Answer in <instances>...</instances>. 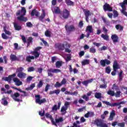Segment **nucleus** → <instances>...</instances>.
Wrapping results in <instances>:
<instances>
[{"instance_id":"f257e3e1","label":"nucleus","mask_w":127,"mask_h":127,"mask_svg":"<svg viewBox=\"0 0 127 127\" xmlns=\"http://www.w3.org/2000/svg\"><path fill=\"white\" fill-rule=\"evenodd\" d=\"M25 14H26V9H25V7H23L21 10H18L16 13V15L17 16L20 15L19 16L17 17V19L19 20V21L26 22V21L28 20V19L27 18V17H24Z\"/></svg>"},{"instance_id":"f03ea898","label":"nucleus","mask_w":127,"mask_h":127,"mask_svg":"<svg viewBox=\"0 0 127 127\" xmlns=\"http://www.w3.org/2000/svg\"><path fill=\"white\" fill-rule=\"evenodd\" d=\"M70 15H71L70 14V11L65 8L61 12L59 17L60 18H61V19H68V18L70 17Z\"/></svg>"},{"instance_id":"7ed1b4c3","label":"nucleus","mask_w":127,"mask_h":127,"mask_svg":"<svg viewBox=\"0 0 127 127\" xmlns=\"http://www.w3.org/2000/svg\"><path fill=\"white\" fill-rule=\"evenodd\" d=\"M41 49H42V47H37L36 48H35L34 51L33 52H31V55H34V59H37L40 55V53L38 52L39 50Z\"/></svg>"},{"instance_id":"20e7f679","label":"nucleus","mask_w":127,"mask_h":127,"mask_svg":"<svg viewBox=\"0 0 127 127\" xmlns=\"http://www.w3.org/2000/svg\"><path fill=\"white\" fill-rule=\"evenodd\" d=\"M36 98L35 100V103L36 104H38L39 105H41L42 104H44V103H46L47 101L46 100V99L43 98L41 99V97H40V95H36L35 96Z\"/></svg>"},{"instance_id":"39448f33","label":"nucleus","mask_w":127,"mask_h":127,"mask_svg":"<svg viewBox=\"0 0 127 127\" xmlns=\"http://www.w3.org/2000/svg\"><path fill=\"white\" fill-rule=\"evenodd\" d=\"M94 125L97 127H108V125L106 123H103V120L101 119H96L94 121Z\"/></svg>"},{"instance_id":"423d86ee","label":"nucleus","mask_w":127,"mask_h":127,"mask_svg":"<svg viewBox=\"0 0 127 127\" xmlns=\"http://www.w3.org/2000/svg\"><path fill=\"white\" fill-rule=\"evenodd\" d=\"M102 103L103 104H105V105H106L107 106H110V107H116L117 106H120L121 105H125V103L124 101H121L119 103H114L111 104L110 102L105 101H102Z\"/></svg>"},{"instance_id":"0eeeda50","label":"nucleus","mask_w":127,"mask_h":127,"mask_svg":"<svg viewBox=\"0 0 127 127\" xmlns=\"http://www.w3.org/2000/svg\"><path fill=\"white\" fill-rule=\"evenodd\" d=\"M83 11L85 16V20L86 22H89V17L92 15V13L91 11H90V10H86L85 9H83Z\"/></svg>"},{"instance_id":"6e6552de","label":"nucleus","mask_w":127,"mask_h":127,"mask_svg":"<svg viewBox=\"0 0 127 127\" xmlns=\"http://www.w3.org/2000/svg\"><path fill=\"white\" fill-rule=\"evenodd\" d=\"M64 27L67 32H73L76 30V28H75L74 25H70V26L65 25Z\"/></svg>"},{"instance_id":"1a4fd4ad","label":"nucleus","mask_w":127,"mask_h":127,"mask_svg":"<svg viewBox=\"0 0 127 127\" xmlns=\"http://www.w3.org/2000/svg\"><path fill=\"white\" fill-rule=\"evenodd\" d=\"M16 76V74L13 73V74L8 75V77H4L3 80H4L5 81L8 82L9 84H10V83H11V80H12L13 78L15 77Z\"/></svg>"},{"instance_id":"9d476101","label":"nucleus","mask_w":127,"mask_h":127,"mask_svg":"<svg viewBox=\"0 0 127 127\" xmlns=\"http://www.w3.org/2000/svg\"><path fill=\"white\" fill-rule=\"evenodd\" d=\"M10 96L11 98H12L13 100H15V102H22V100H20V99L17 98L20 96V94H19L18 92H16L11 94Z\"/></svg>"},{"instance_id":"9b49d317","label":"nucleus","mask_w":127,"mask_h":127,"mask_svg":"<svg viewBox=\"0 0 127 127\" xmlns=\"http://www.w3.org/2000/svg\"><path fill=\"white\" fill-rule=\"evenodd\" d=\"M51 10H52L53 13H55L56 14H61V12L62 11L60 9V8L57 6L52 7Z\"/></svg>"},{"instance_id":"f8f14e48","label":"nucleus","mask_w":127,"mask_h":127,"mask_svg":"<svg viewBox=\"0 0 127 127\" xmlns=\"http://www.w3.org/2000/svg\"><path fill=\"white\" fill-rule=\"evenodd\" d=\"M103 9L104 11H113V8L108 3H105L103 5Z\"/></svg>"},{"instance_id":"ddd939ff","label":"nucleus","mask_w":127,"mask_h":127,"mask_svg":"<svg viewBox=\"0 0 127 127\" xmlns=\"http://www.w3.org/2000/svg\"><path fill=\"white\" fill-rule=\"evenodd\" d=\"M45 116H46V118H47V119H50V120L51 121L54 126L57 127V124H56L55 122H54V119H53V117H52V115H51L49 113H46Z\"/></svg>"},{"instance_id":"4468645a","label":"nucleus","mask_w":127,"mask_h":127,"mask_svg":"<svg viewBox=\"0 0 127 127\" xmlns=\"http://www.w3.org/2000/svg\"><path fill=\"white\" fill-rule=\"evenodd\" d=\"M12 89H14V90H17V91H18L19 92H20V93H23V94H21V97H26L27 96V94H26V92L24 91L23 90H21L20 88H17L14 86L11 87Z\"/></svg>"},{"instance_id":"2eb2a0df","label":"nucleus","mask_w":127,"mask_h":127,"mask_svg":"<svg viewBox=\"0 0 127 127\" xmlns=\"http://www.w3.org/2000/svg\"><path fill=\"white\" fill-rule=\"evenodd\" d=\"M113 70H116V69L118 70V69H120V64L118 63V61L116 60L114 61L113 65Z\"/></svg>"},{"instance_id":"dca6fc26","label":"nucleus","mask_w":127,"mask_h":127,"mask_svg":"<svg viewBox=\"0 0 127 127\" xmlns=\"http://www.w3.org/2000/svg\"><path fill=\"white\" fill-rule=\"evenodd\" d=\"M13 81L15 83V85H16V86H20L21 85H22V82L20 81L19 79L17 77H14L13 78Z\"/></svg>"},{"instance_id":"f3484780","label":"nucleus","mask_w":127,"mask_h":127,"mask_svg":"<svg viewBox=\"0 0 127 127\" xmlns=\"http://www.w3.org/2000/svg\"><path fill=\"white\" fill-rule=\"evenodd\" d=\"M111 39L113 40V43H117L119 42V37L117 34L112 35L111 36Z\"/></svg>"},{"instance_id":"a211bd4d","label":"nucleus","mask_w":127,"mask_h":127,"mask_svg":"<svg viewBox=\"0 0 127 127\" xmlns=\"http://www.w3.org/2000/svg\"><path fill=\"white\" fill-rule=\"evenodd\" d=\"M13 24L14 28L15 30H17L18 31H19V30H21L22 27H21V26L17 24V23L13 22Z\"/></svg>"},{"instance_id":"6ab92c4d","label":"nucleus","mask_w":127,"mask_h":127,"mask_svg":"<svg viewBox=\"0 0 127 127\" xmlns=\"http://www.w3.org/2000/svg\"><path fill=\"white\" fill-rule=\"evenodd\" d=\"M57 48L59 49V50H62L63 51L64 49H65V45L64 44H56Z\"/></svg>"},{"instance_id":"aec40b11","label":"nucleus","mask_w":127,"mask_h":127,"mask_svg":"<svg viewBox=\"0 0 127 127\" xmlns=\"http://www.w3.org/2000/svg\"><path fill=\"white\" fill-rule=\"evenodd\" d=\"M45 15H46V14L45 13V11L44 10L43 11V13L41 14V15L39 16L38 19L40 20V21H41L42 22H44V21H43V19H44V17H45Z\"/></svg>"},{"instance_id":"412c9836","label":"nucleus","mask_w":127,"mask_h":127,"mask_svg":"<svg viewBox=\"0 0 127 127\" xmlns=\"http://www.w3.org/2000/svg\"><path fill=\"white\" fill-rule=\"evenodd\" d=\"M85 31L87 32L88 31L89 33H93L94 32L93 29V26L92 25H88L86 27V29Z\"/></svg>"},{"instance_id":"4be33fe9","label":"nucleus","mask_w":127,"mask_h":127,"mask_svg":"<svg viewBox=\"0 0 127 127\" xmlns=\"http://www.w3.org/2000/svg\"><path fill=\"white\" fill-rule=\"evenodd\" d=\"M60 89H56L54 91H50L49 92V95H53L54 94H56L57 96H58L60 94Z\"/></svg>"},{"instance_id":"5701e85b","label":"nucleus","mask_w":127,"mask_h":127,"mask_svg":"<svg viewBox=\"0 0 127 127\" xmlns=\"http://www.w3.org/2000/svg\"><path fill=\"white\" fill-rule=\"evenodd\" d=\"M31 16H34V15H35L37 17H38L39 16V12L37 11L36 9H34L31 12Z\"/></svg>"},{"instance_id":"b1692460","label":"nucleus","mask_w":127,"mask_h":127,"mask_svg":"<svg viewBox=\"0 0 127 127\" xmlns=\"http://www.w3.org/2000/svg\"><path fill=\"white\" fill-rule=\"evenodd\" d=\"M61 102H60L58 103L57 105H55L52 108V111H57V110H59L60 109V107L61 106Z\"/></svg>"},{"instance_id":"393cba45","label":"nucleus","mask_w":127,"mask_h":127,"mask_svg":"<svg viewBox=\"0 0 127 127\" xmlns=\"http://www.w3.org/2000/svg\"><path fill=\"white\" fill-rule=\"evenodd\" d=\"M26 60L27 62L30 63V62H31V60H34V56H28L26 58Z\"/></svg>"},{"instance_id":"a878e982","label":"nucleus","mask_w":127,"mask_h":127,"mask_svg":"<svg viewBox=\"0 0 127 127\" xmlns=\"http://www.w3.org/2000/svg\"><path fill=\"white\" fill-rule=\"evenodd\" d=\"M62 65H63V62L62 61H57L56 63V68H60Z\"/></svg>"},{"instance_id":"bb28decb","label":"nucleus","mask_w":127,"mask_h":127,"mask_svg":"<svg viewBox=\"0 0 127 127\" xmlns=\"http://www.w3.org/2000/svg\"><path fill=\"white\" fill-rule=\"evenodd\" d=\"M116 116V113H115V110H112V112L110 113V116L109 117L110 121H113L114 120V117Z\"/></svg>"},{"instance_id":"cd10ccee","label":"nucleus","mask_w":127,"mask_h":127,"mask_svg":"<svg viewBox=\"0 0 127 127\" xmlns=\"http://www.w3.org/2000/svg\"><path fill=\"white\" fill-rule=\"evenodd\" d=\"M82 66H85V65H88L90 64V60H83L81 62Z\"/></svg>"},{"instance_id":"c85d7f7f","label":"nucleus","mask_w":127,"mask_h":127,"mask_svg":"<svg viewBox=\"0 0 127 127\" xmlns=\"http://www.w3.org/2000/svg\"><path fill=\"white\" fill-rule=\"evenodd\" d=\"M10 59L11 61H16L17 60V57L13 54H11L10 56Z\"/></svg>"},{"instance_id":"c756f323","label":"nucleus","mask_w":127,"mask_h":127,"mask_svg":"<svg viewBox=\"0 0 127 127\" xmlns=\"http://www.w3.org/2000/svg\"><path fill=\"white\" fill-rule=\"evenodd\" d=\"M101 37L104 39V40H106V41H109V35L102 34L101 35Z\"/></svg>"},{"instance_id":"7c9ffc66","label":"nucleus","mask_w":127,"mask_h":127,"mask_svg":"<svg viewBox=\"0 0 127 127\" xmlns=\"http://www.w3.org/2000/svg\"><path fill=\"white\" fill-rule=\"evenodd\" d=\"M25 76H26V74L24 72H19L17 74V77L21 79L22 78H25Z\"/></svg>"},{"instance_id":"2f4dec72","label":"nucleus","mask_w":127,"mask_h":127,"mask_svg":"<svg viewBox=\"0 0 127 127\" xmlns=\"http://www.w3.org/2000/svg\"><path fill=\"white\" fill-rule=\"evenodd\" d=\"M121 94H122V92L119 89V90H116V92L115 93L114 96L116 98H120V97H121Z\"/></svg>"},{"instance_id":"473e14b6","label":"nucleus","mask_w":127,"mask_h":127,"mask_svg":"<svg viewBox=\"0 0 127 127\" xmlns=\"http://www.w3.org/2000/svg\"><path fill=\"white\" fill-rule=\"evenodd\" d=\"M56 122H55L56 124H59V123H62L64 121V119H63V118L60 117L58 119H55Z\"/></svg>"},{"instance_id":"72a5a7b5","label":"nucleus","mask_w":127,"mask_h":127,"mask_svg":"<svg viewBox=\"0 0 127 127\" xmlns=\"http://www.w3.org/2000/svg\"><path fill=\"white\" fill-rule=\"evenodd\" d=\"M107 94L108 95L111 96V97H114V96H115V91L109 90L107 91Z\"/></svg>"},{"instance_id":"f704fd0d","label":"nucleus","mask_w":127,"mask_h":127,"mask_svg":"<svg viewBox=\"0 0 127 127\" xmlns=\"http://www.w3.org/2000/svg\"><path fill=\"white\" fill-rule=\"evenodd\" d=\"M112 90H115V91H119L120 90V88H119V86L117 85V83H114L112 87Z\"/></svg>"},{"instance_id":"c9c22d12","label":"nucleus","mask_w":127,"mask_h":127,"mask_svg":"<svg viewBox=\"0 0 127 127\" xmlns=\"http://www.w3.org/2000/svg\"><path fill=\"white\" fill-rule=\"evenodd\" d=\"M94 96L96 99H101L102 98V93L96 92L95 93Z\"/></svg>"},{"instance_id":"e433bc0d","label":"nucleus","mask_w":127,"mask_h":127,"mask_svg":"<svg viewBox=\"0 0 127 127\" xmlns=\"http://www.w3.org/2000/svg\"><path fill=\"white\" fill-rule=\"evenodd\" d=\"M65 3H66L67 5H74V2L71 1V0H65Z\"/></svg>"},{"instance_id":"4c0bfd02","label":"nucleus","mask_w":127,"mask_h":127,"mask_svg":"<svg viewBox=\"0 0 127 127\" xmlns=\"http://www.w3.org/2000/svg\"><path fill=\"white\" fill-rule=\"evenodd\" d=\"M45 35L47 37H51V32L49 30H46L45 32Z\"/></svg>"},{"instance_id":"58836bf2","label":"nucleus","mask_w":127,"mask_h":127,"mask_svg":"<svg viewBox=\"0 0 127 127\" xmlns=\"http://www.w3.org/2000/svg\"><path fill=\"white\" fill-rule=\"evenodd\" d=\"M123 70H121L119 73V81H123V78H124V76H123Z\"/></svg>"},{"instance_id":"ea45409f","label":"nucleus","mask_w":127,"mask_h":127,"mask_svg":"<svg viewBox=\"0 0 127 127\" xmlns=\"http://www.w3.org/2000/svg\"><path fill=\"white\" fill-rule=\"evenodd\" d=\"M111 71H112V69H111V66H110L106 67L105 68V72L107 74H110V73H111Z\"/></svg>"},{"instance_id":"a19ab883","label":"nucleus","mask_w":127,"mask_h":127,"mask_svg":"<svg viewBox=\"0 0 127 127\" xmlns=\"http://www.w3.org/2000/svg\"><path fill=\"white\" fill-rule=\"evenodd\" d=\"M82 98L86 102H88V101H90V97H89V96H87L86 94L83 95L82 96Z\"/></svg>"},{"instance_id":"79ce46f5","label":"nucleus","mask_w":127,"mask_h":127,"mask_svg":"<svg viewBox=\"0 0 127 127\" xmlns=\"http://www.w3.org/2000/svg\"><path fill=\"white\" fill-rule=\"evenodd\" d=\"M102 20L104 23H105L106 24H107V25H109V24H110V21H109L108 20H107V18L105 17H102Z\"/></svg>"},{"instance_id":"37998d69","label":"nucleus","mask_w":127,"mask_h":127,"mask_svg":"<svg viewBox=\"0 0 127 127\" xmlns=\"http://www.w3.org/2000/svg\"><path fill=\"white\" fill-rule=\"evenodd\" d=\"M61 86H62L61 82L60 83L59 82L57 81L55 84L54 87H55V88H60Z\"/></svg>"},{"instance_id":"c03bdc74","label":"nucleus","mask_w":127,"mask_h":127,"mask_svg":"<svg viewBox=\"0 0 127 127\" xmlns=\"http://www.w3.org/2000/svg\"><path fill=\"white\" fill-rule=\"evenodd\" d=\"M100 65L102 66V67H106V62L105 60H102L100 62Z\"/></svg>"},{"instance_id":"a18cd8bd","label":"nucleus","mask_w":127,"mask_h":127,"mask_svg":"<svg viewBox=\"0 0 127 127\" xmlns=\"http://www.w3.org/2000/svg\"><path fill=\"white\" fill-rule=\"evenodd\" d=\"M43 86V81L40 80L37 85V88H41Z\"/></svg>"},{"instance_id":"49530a36","label":"nucleus","mask_w":127,"mask_h":127,"mask_svg":"<svg viewBox=\"0 0 127 127\" xmlns=\"http://www.w3.org/2000/svg\"><path fill=\"white\" fill-rule=\"evenodd\" d=\"M116 29H117L118 30H119V29H120V30H123L124 29V27H123L122 25H116Z\"/></svg>"},{"instance_id":"de8ad7c7","label":"nucleus","mask_w":127,"mask_h":127,"mask_svg":"<svg viewBox=\"0 0 127 127\" xmlns=\"http://www.w3.org/2000/svg\"><path fill=\"white\" fill-rule=\"evenodd\" d=\"M1 37L3 39H8L9 37L7 36L6 34L3 33L1 34Z\"/></svg>"},{"instance_id":"09e8293b","label":"nucleus","mask_w":127,"mask_h":127,"mask_svg":"<svg viewBox=\"0 0 127 127\" xmlns=\"http://www.w3.org/2000/svg\"><path fill=\"white\" fill-rule=\"evenodd\" d=\"M4 32L5 33V34H7V35H11V32L10 31H8L5 29V28H3Z\"/></svg>"},{"instance_id":"8fccbe9b","label":"nucleus","mask_w":127,"mask_h":127,"mask_svg":"<svg viewBox=\"0 0 127 127\" xmlns=\"http://www.w3.org/2000/svg\"><path fill=\"white\" fill-rule=\"evenodd\" d=\"M117 126L118 127H125L126 126V123H125V122L118 123Z\"/></svg>"},{"instance_id":"3c124183","label":"nucleus","mask_w":127,"mask_h":127,"mask_svg":"<svg viewBox=\"0 0 127 127\" xmlns=\"http://www.w3.org/2000/svg\"><path fill=\"white\" fill-rule=\"evenodd\" d=\"M52 71H53V69L52 68H50V69H49L48 70V76H51V77H52V76H53V74H52L51 73V72H52Z\"/></svg>"},{"instance_id":"603ef678","label":"nucleus","mask_w":127,"mask_h":127,"mask_svg":"<svg viewBox=\"0 0 127 127\" xmlns=\"http://www.w3.org/2000/svg\"><path fill=\"white\" fill-rule=\"evenodd\" d=\"M27 70L28 72H33V71L35 70V68H34V67L33 66H31L28 68Z\"/></svg>"},{"instance_id":"864d4df0","label":"nucleus","mask_w":127,"mask_h":127,"mask_svg":"<svg viewBox=\"0 0 127 127\" xmlns=\"http://www.w3.org/2000/svg\"><path fill=\"white\" fill-rule=\"evenodd\" d=\"M26 26H27V27H29L30 28H31V27L33 26V24H32V23H31V22H27L26 23Z\"/></svg>"},{"instance_id":"5fc2aeb1","label":"nucleus","mask_w":127,"mask_h":127,"mask_svg":"<svg viewBox=\"0 0 127 127\" xmlns=\"http://www.w3.org/2000/svg\"><path fill=\"white\" fill-rule=\"evenodd\" d=\"M60 72H61V70L59 69H53L52 70V73H60Z\"/></svg>"},{"instance_id":"6e6d98bb","label":"nucleus","mask_w":127,"mask_h":127,"mask_svg":"<svg viewBox=\"0 0 127 127\" xmlns=\"http://www.w3.org/2000/svg\"><path fill=\"white\" fill-rule=\"evenodd\" d=\"M22 71H23V67H20L16 70V72H18L19 73H22Z\"/></svg>"},{"instance_id":"4d7b16f0","label":"nucleus","mask_w":127,"mask_h":127,"mask_svg":"<svg viewBox=\"0 0 127 127\" xmlns=\"http://www.w3.org/2000/svg\"><path fill=\"white\" fill-rule=\"evenodd\" d=\"M89 52L90 53H96V49L95 48H91L89 50Z\"/></svg>"},{"instance_id":"13d9d810","label":"nucleus","mask_w":127,"mask_h":127,"mask_svg":"<svg viewBox=\"0 0 127 127\" xmlns=\"http://www.w3.org/2000/svg\"><path fill=\"white\" fill-rule=\"evenodd\" d=\"M85 110H86V106H83L82 108L78 109V112L81 113V112H83L85 111Z\"/></svg>"},{"instance_id":"bf43d9fd","label":"nucleus","mask_w":127,"mask_h":127,"mask_svg":"<svg viewBox=\"0 0 127 127\" xmlns=\"http://www.w3.org/2000/svg\"><path fill=\"white\" fill-rule=\"evenodd\" d=\"M67 83V80H66V78H64L62 80V81L61 82V83L62 85H65Z\"/></svg>"},{"instance_id":"052dcab7","label":"nucleus","mask_w":127,"mask_h":127,"mask_svg":"<svg viewBox=\"0 0 127 127\" xmlns=\"http://www.w3.org/2000/svg\"><path fill=\"white\" fill-rule=\"evenodd\" d=\"M33 40V38H32V37H29L27 39V42L29 43H32Z\"/></svg>"},{"instance_id":"680f3d73","label":"nucleus","mask_w":127,"mask_h":127,"mask_svg":"<svg viewBox=\"0 0 127 127\" xmlns=\"http://www.w3.org/2000/svg\"><path fill=\"white\" fill-rule=\"evenodd\" d=\"M2 101H3V105H4V106H6L8 104L7 101H6L4 98L2 99Z\"/></svg>"},{"instance_id":"e2e57ef3","label":"nucleus","mask_w":127,"mask_h":127,"mask_svg":"<svg viewBox=\"0 0 127 127\" xmlns=\"http://www.w3.org/2000/svg\"><path fill=\"white\" fill-rule=\"evenodd\" d=\"M100 88H101V89H106V88H107V84L104 83V84L100 85Z\"/></svg>"},{"instance_id":"0e129e2a","label":"nucleus","mask_w":127,"mask_h":127,"mask_svg":"<svg viewBox=\"0 0 127 127\" xmlns=\"http://www.w3.org/2000/svg\"><path fill=\"white\" fill-rule=\"evenodd\" d=\"M32 79H33V77L32 76H28L26 79L27 82H30V81L32 80Z\"/></svg>"},{"instance_id":"69168bd1","label":"nucleus","mask_w":127,"mask_h":127,"mask_svg":"<svg viewBox=\"0 0 127 127\" xmlns=\"http://www.w3.org/2000/svg\"><path fill=\"white\" fill-rule=\"evenodd\" d=\"M49 87H50V84H47L45 88V92H48V90H49Z\"/></svg>"},{"instance_id":"338daca9","label":"nucleus","mask_w":127,"mask_h":127,"mask_svg":"<svg viewBox=\"0 0 127 127\" xmlns=\"http://www.w3.org/2000/svg\"><path fill=\"white\" fill-rule=\"evenodd\" d=\"M67 108H66V107L63 106L61 108V112L62 113H63L64 112H66V111H67Z\"/></svg>"},{"instance_id":"774afa93","label":"nucleus","mask_w":127,"mask_h":127,"mask_svg":"<svg viewBox=\"0 0 127 127\" xmlns=\"http://www.w3.org/2000/svg\"><path fill=\"white\" fill-rule=\"evenodd\" d=\"M83 85H84L85 87H87L88 86V84H89V81L88 80L84 81L82 82Z\"/></svg>"}]
</instances>
